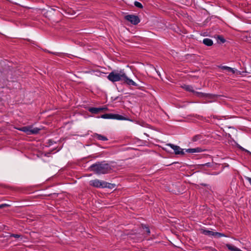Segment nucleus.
<instances>
[{
	"label": "nucleus",
	"mask_w": 251,
	"mask_h": 251,
	"mask_svg": "<svg viewBox=\"0 0 251 251\" xmlns=\"http://www.w3.org/2000/svg\"><path fill=\"white\" fill-rule=\"evenodd\" d=\"M89 168L98 175L109 173L112 170L110 165L105 161L98 162L91 165Z\"/></svg>",
	"instance_id": "obj_1"
},
{
	"label": "nucleus",
	"mask_w": 251,
	"mask_h": 251,
	"mask_svg": "<svg viewBox=\"0 0 251 251\" xmlns=\"http://www.w3.org/2000/svg\"><path fill=\"white\" fill-rule=\"evenodd\" d=\"M125 76L124 70H121L119 73L112 71L109 73L107 76V78L111 81L114 82L119 81H122L123 77Z\"/></svg>",
	"instance_id": "obj_2"
},
{
	"label": "nucleus",
	"mask_w": 251,
	"mask_h": 251,
	"mask_svg": "<svg viewBox=\"0 0 251 251\" xmlns=\"http://www.w3.org/2000/svg\"><path fill=\"white\" fill-rule=\"evenodd\" d=\"M101 118L103 119H115L118 120L129 121V118L124 117L119 114H115L111 113H106L101 116Z\"/></svg>",
	"instance_id": "obj_3"
},
{
	"label": "nucleus",
	"mask_w": 251,
	"mask_h": 251,
	"mask_svg": "<svg viewBox=\"0 0 251 251\" xmlns=\"http://www.w3.org/2000/svg\"><path fill=\"white\" fill-rule=\"evenodd\" d=\"M125 19L131 23V24L136 25L140 22V20L138 16L134 15H127L125 17Z\"/></svg>",
	"instance_id": "obj_4"
},
{
	"label": "nucleus",
	"mask_w": 251,
	"mask_h": 251,
	"mask_svg": "<svg viewBox=\"0 0 251 251\" xmlns=\"http://www.w3.org/2000/svg\"><path fill=\"white\" fill-rule=\"evenodd\" d=\"M104 182V181L95 179L90 180L89 181V185L97 188H103Z\"/></svg>",
	"instance_id": "obj_5"
},
{
	"label": "nucleus",
	"mask_w": 251,
	"mask_h": 251,
	"mask_svg": "<svg viewBox=\"0 0 251 251\" xmlns=\"http://www.w3.org/2000/svg\"><path fill=\"white\" fill-rule=\"evenodd\" d=\"M168 146L170 147L175 151L176 154H184V151L179 146L172 144H167Z\"/></svg>",
	"instance_id": "obj_6"
},
{
	"label": "nucleus",
	"mask_w": 251,
	"mask_h": 251,
	"mask_svg": "<svg viewBox=\"0 0 251 251\" xmlns=\"http://www.w3.org/2000/svg\"><path fill=\"white\" fill-rule=\"evenodd\" d=\"M125 76H123L122 81L124 82V83L128 85H132L134 86H138V84H137L135 82H134L133 80L131 79H130L126 75L125 73Z\"/></svg>",
	"instance_id": "obj_7"
},
{
	"label": "nucleus",
	"mask_w": 251,
	"mask_h": 251,
	"mask_svg": "<svg viewBox=\"0 0 251 251\" xmlns=\"http://www.w3.org/2000/svg\"><path fill=\"white\" fill-rule=\"evenodd\" d=\"M193 94L195 96H196L198 97H200V98L205 97V98H208L209 99H213V98H215L216 97L215 95H212L211 94H207V93H203L202 92H197L195 91H194Z\"/></svg>",
	"instance_id": "obj_8"
},
{
	"label": "nucleus",
	"mask_w": 251,
	"mask_h": 251,
	"mask_svg": "<svg viewBox=\"0 0 251 251\" xmlns=\"http://www.w3.org/2000/svg\"><path fill=\"white\" fill-rule=\"evenodd\" d=\"M106 109V107H90L89 111L93 114H97Z\"/></svg>",
	"instance_id": "obj_9"
},
{
	"label": "nucleus",
	"mask_w": 251,
	"mask_h": 251,
	"mask_svg": "<svg viewBox=\"0 0 251 251\" xmlns=\"http://www.w3.org/2000/svg\"><path fill=\"white\" fill-rule=\"evenodd\" d=\"M203 151H204V150L199 147L193 149H188L185 150V151L188 153L201 152Z\"/></svg>",
	"instance_id": "obj_10"
},
{
	"label": "nucleus",
	"mask_w": 251,
	"mask_h": 251,
	"mask_svg": "<svg viewBox=\"0 0 251 251\" xmlns=\"http://www.w3.org/2000/svg\"><path fill=\"white\" fill-rule=\"evenodd\" d=\"M94 136L95 138H96L97 139H98L99 140H101V141H105L108 140V139L106 137H105L103 135H102L101 134H98V133H95L94 134Z\"/></svg>",
	"instance_id": "obj_11"
},
{
	"label": "nucleus",
	"mask_w": 251,
	"mask_h": 251,
	"mask_svg": "<svg viewBox=\"0 0 251 251\" xmlns=\"http://www.w3.org/2000/svg\"><path fill=\"white\" fill-rule=\"evenodd\" d=\"M202 43L207 46H211L213 44V42L211 39L204 38L202 40Z\"/></svg>",
	"instance_id": "obj_12"
},
{
	"label": "nucleus",
	"mask_w": 251,
	"mask_h": 251,
	"mask_svg": "<svg viewBox=\"0 0 251 251\" xmlns=\"http://www.w3.org/2000/svg\"><path fill=\"white\" fill-rule=\"evenodd\" d=\"M30 126H23L22 127L17 128L20 131H23L26 133L27 134L29 135Z\"/></svg>",
	"instance_id": "obj_13"
},
{
	"label": "nucleus",
	"mask_w": 251,
	"mask_h": 251,
	"mask_svg": "<svg viewBox=\"0 0 251 251\" xmlns=\"http://www.w3.org/2000/svg\"><path fill=\"white\" fill-rule=\"evenodd\" d=\"M221 68L223 70H226L228 72H231L232 74H235L236 69L234 68H232L226 66H223L221 67Z\"/></svg>",
	"instance_id": "obj_14"
},
{
	"label": "nucleus",
	"mask_w": 251,
	"mask_h": 251,
	"mask_svg": "<svg viewBox=\"0 0 251 251\" xmlns=\"http://www.w3.org/2000/svg\"><path fill=\"white\" fill-rule=\"evenodd\" d=\"M40 130V128L38 127H34L32 128V127L30 126L29 135L38 134Z\"/></svg>",
	"instance_id": "obj_15"
},
{
	"label": "nucleus",
	"mask_w": 251,
	"mask_h": 251,
	"mask_svg": "<svg viewBox=\"0 0 251 251\" xmlns=\"http://www.w3.org/2000/svg\"><path fill=\"white\" fill-rule=\"evenodd\" d=\"M115 186H116V185L115 184L108 183L106 181L104 182L103 188H110V189H113V188H115Z\"/></svg>",
	"instance_id": "obj_16"
},
{
	"label": "nucleus",
	"mask_w": 251,
	"mask_h": 251,
	"mask_svg": "<svg viewBox=\"0 0 251 251\" xmlns=\"http://www.w3.org/2000/svg\"><path fill=\"white\" fill-rule=\"evenodd\" d=\"M214 232L212 231L207 230V229H201V233L204 235H208L209 236H213Z\"/></svg>",
	"instance_id": "obj_17"
},
{
	"label": "nucleus",
	"mask_w": 251,
	"mask_h": 251,
	"mask_svg": "<svg viewBox=\"0 0 251 251\" xmlns=\"http://www.w3.org/2000/svg\"><path fill=\"white\" fill-rule=\"evenodd\" d=\"M202 138V136L201 134H197L193 137L192 141L193 142L201 141Z\"/></svg>",
	"instance_id": "obj_18"
},
{
	"label": "nucleus",
	"mask_w": 251,
	"mask_h": 251,
	"mask_svg": "<svg viewBox=\"0 0 251 251\" xmlns=\"http://www.w3.org/2000/svg\"><path fill=\"white\" fill-rule=\"evenodd\" d=\"M184 89L189 92H191L194 93L195 90L193 89V87L191 85H185L183 87Z\"/></svg>",
	"instance_id": "obj_19"
},
{
	"label": "nucleus",
	"mask_w": 251,
	"mask_h": 251,
	"mask_svg": "<svg viewBox=\"0 0 251 251\" xmlns=\"http://www.w3.org/2000/svg\"><path fill=\"white\" fill-rule=\"evenodd\" d=\"M213 236L216 237L217 238L226 237V236L224 234L218 232H214Z\"/></svg>",
	"instance_id": "obj_20"
},
{
	"label": "nucleus",
	"mask_w": 251,
	"mask_h": 251,
	"mask_svg": "<svg viewBox=\"0 0 251 251\" xmlns=\"http://www.w3.org/2000/svg\"><path fill=\"white\" fill-rule=\"evenodd\" d=\"M244 73H250V72H249L247 70H245V71H238L236 69V72H235V74L236 75H243V74Z\"/></svg>",
	"instance_id": "obj_21"
},
{
	"label": "nucleus",
	"mask_w": 251,
	"mask_h": 251,
	"mask_svg": "<svg viewBox=\"0 0 251 251\" xmlns=\"http://www.w3.org/2000/svg\"><path fill=\"white\" fill-rule=\"evenodd\" d=\"M134 5L138 7V8H142L143 7L142 4L141 3L138 2V1H135L134 2Z\"/></svg>",
	"instance_id": "obj_22"
},
{
	"label": "nucleus",
	"mask_w": 251,
	"mask_h": 251,
	"mask_svg": "<svg viewBox=\"0 0 251 251\" xmlns=\"http://www.w3.org/2000/svg\"><path fill=\"white\" fill-rule=\"evenodd\" d=\"M143 228L145 229V232L147 233L148 235H149L150 234V229L148 226H143Z\"/></svg>",
	"instance_id": "obj_23"
},
{
	"label": "nucleus",
	"mask_w": 251,
	"mask_h": 251,
	"mask_svg": "<svg viewBox=\"0 0 251 251\" xmlns=\"http://www.w3.org/2000/svg\"><path fill=\"white\" fill-rule=\"evenodd\" d=\"M218 39L220 40L222 43H224L226 42V40L222 36L218 35Z\"/></svg>",
	"instance_id": "obj_24"
},
{
	"label": "nucleus",
	"mask_w": 251,
	"mask_h": 251,
	"mask_svg": "<svg viewBox=\"0 0 251 251\" xmlns=\"http://www.w3.org/2000/svg\"><path fill=\"white\" fill-rule=\"evenodd\" d=\"M9 206H10V205L6 204V203L1 204H0V209L3 208H4L6 207H9Z\"/></svg>",
	"instance_id": "obj_25"
},
{
	"label": "nucleus",
	"mask_w": 251,
	"mask_h": 251,
	"mask_svg": "<svg viewBox=\"0 0 251 251\" xmlns=\"http://www.w3.org/2000/svg\"><path fill=\"white\" fill-rule=\"evenodd\" d=\"M11 237H15L16 238H18L20 237V235H19V234H12L11 235Z\"/></svg>",
	"instance_id": "obj_26"
},
{
	"label": "nucleus",
	"mask_w": 251,
	"mask_h": 251,
	"mask_svg": "<svg viewBox=\"0 0 251 251\" xmlns=\"http://www.w3.org/2000/svg\"><path fill=\"white\" fill-rule=\"evenodd\" d=\"M245 179L249 181L250 185H251V177L249 176H245Z\"/></svg>",
	"instance_id": "obj_27"
},
{
	"label": "nucleus",
	"mask_w": 251,
	"mask_h": 251,
	"mask_svg": "<svg viewBox=\"0 0 251 251\" xmlns=\"http://www.w3.org/2000/svg\"><path fill=\"white\" fill-rule=\"evenodd\" d=\"M49 145L51 146V145L53 144L54 142L53 141H52V140H49Z\"/></svg>",
	"instance_id": "obj_28"
},
{
	"label": "nucleus",
	"mask_w": 251,
	"mask_h": 251,
	"mask_svg": "<svg viewBox=\"0 0 251 251\" xmlns=\"http://www.w3.org/2000/svg\"><path fill=\"white\" fill-rule=\"evenodd\" d=\"M239 148H240V149H241L242 150H243V151H248V152H249L248 151L246 150L245 149H244L243 147H241V146H240V147H239Z\"/></svg>",
	"instance_id": "obj_29"
},
{
	"label": "nucleus",
	"mask_w": 251,
	"mask_h": 251,
	"mask_svg": "<svg viewBox=\"0 0 251 251\" xmlns=\"http://www.w3.org/2000/svg\"><path fill=\"white\" fill-rule=\"evenodd\" d=\"M248 71L250 72V73L251 72V69Z\"/></svg>",
	"instance_id": "obj_30"
}]
</instances>
